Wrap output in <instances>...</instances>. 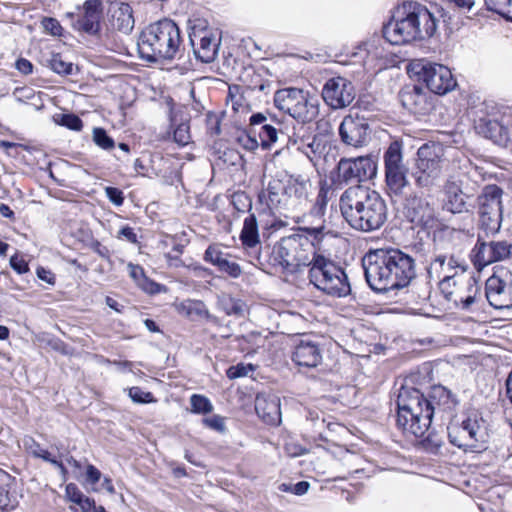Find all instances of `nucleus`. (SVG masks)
Instances as JSON below:
<instances>
[{
    "instance_id": "f257e3e1",
    "label": "nucleus",
    "mask_w": 512,
    "mask_h": 512,
    "mask_svg": "<svg viewBox=\"0 0 512 512\" xmlns=\"http://www.w3.org/2000/svg\"><path fill=\"white\" fill-rule=\"evenodd\" d=\"M363 267L368 285L378 293L405 288L417 275L415 259L398 248L370 250Z\"/></svg>"
},
{
    "instance_id": "f03ea898",
    "label": "nucleus",
    "mask_w": 512,
    "mask_h": 512,
    "mask_svg": "<svg viewBox=\"0 0 512 512\" xmlns=\"http://www.w3.org/2000/svg\"><path fill=\"white\" fill-rule=\"evenodd\" d=\"M436 30V18L425 5L416 1H404L384 24L382 33L390 44L402 45L430 38Z\"/></svg>"
},
{
    "instance_id": "7ed1b4c3",
    "label": "nucleus",
    "mask_w": 512,
    "mask_h": 512,
    "mask_svg": "<svg viewBox=\"0 0 512 512\" xmlns=\"http://www.w3.org/2000/svg\"><path fill=\"white\" fill-rule=\"evenodd\" d=\"M341 214L348 224L360 231L370 232L387 220V205L375 190L354 185L343 192L339 201Z\"/></svg>"
},
{
    "instance_id": "20e7f679",
    "label": "nucleus",
    "mask_w": 512,
    "mask_h": 512,
    "mask_svg": "<svg viewBox=\"0 0 512 512\" xmlns=\"http://www.w3.org/2000/svg\"><path fill=\"white\" fill-rule=\"evenodd\" d=\"M311 182L301 174H290L285 181L272 177L259 194V200L273 213L299 218L309 203Z\"/></svg>"
},
{
    "instance_id": "39448f33",
    "label": "nucleus",
    "mask_w": 512,
    "mask_h": 512,
    "mask_svg": "<svg viewBox=\"0 0 512 512\" xmlns=\"http://www.w3.org/2000/svg\"><path fill=\"white\" fill-rule=\"evenodd\" d=\"M421 375L406 377L397 396V426L407 436L423 437L432 424V410L424 401V392L416 387Z\"/></svg>"
},
{
    "instance_id": "423d86ee",
    "label": "nucleus",
    "mask_w": 512,
    "mask_h": 512,
    "mask_svg": "<svg viewBox=\"0 0 512 512\" xmlns=\"http://www.w3.org/2000/svg\"><path fill=\"white\" fill-rule=\"evenodd\" d=\"M181 44L178 25L167 18L147 26L137 40L139 56L148 62L174 60L180 52Z\"/></svg>"
},
{
    "instance_id": "0eeeda50",
    "label": "nucleus",
    "mask_w": 512,
    "mask_h": 512,
    "mask_svg": "<svg viewBox=\"0 0 512 512\" xmlns=\"http://www.w3.org/2000/svg\"><path fill=\"white\" fill-rule=\"evenodd\" d=\"M314 244L305 236L293 234L282 238L271 250L265 251V266L270 265L286 275L298 273L311 266L318 255Z\"/></svg>"
},
{
    "instance_id": "6e6552de",
    "label": "nucleus",
    "mask_w": 512,
    "mask_h": 512,
    "mask_svg": "<svg viewBox=\"0 0 512 512\" xmlns=\"http://www.w3.org/2000/svg\"><path fill=\"white\" fill-rule=\"evenodd\" d=\"M309 282L328 296L342 298L351 292V286L344 269L321 253L314 256L308 270Z\"/></svg>"
},
{
    "instance_id": "1a4fd4ad",
    "label": "nucleus",
    "mask_w": 512,
    "mask_h": 512,
    "mask_svg": "<svg viewBox=\"0 0 512 512\" xmlns=\"http://www.w3.org/2000/svg\"><path fill=\"white\" fill-rule=\"evenodd\" d=\"M445 164V148L441 143L427 142L421 145L411 173L416 187L430 190L440 179Z\"/></svg>"
},
{
    "instance_id": "9d476101",
    "label": "nucleus",
    "mask_w": 512,
    "mask_h": 512,
    "mask_svg": "<svg viewBox=\"0 0 512 512\" xmlns=\"http://www.w3.org/2000/svg\"><path fill=\"white\" fill-rule=\"evenodd\" d=\"M410 77L426 85L434 94L444 95L452 91L457 82L450 69L427 59H414L407 66Z\"/></svg>"
},
{
    "instance_id": "9b49d317",
    "label": "nucleus",
    "mask_w": 512,
    "mask_h": 512,
    "mask_svg": "<svg viewBox=\"0 0 512 512\" xmlns=\"http://www.w3.org/2000/svg\"><path fill=\"white\" fill-rule=\"evenodd\" d=\"M502 196V188L495 184L484 186L477 196L479 228L486 236H493L500 231L503 220Z\"/></svg>"
},
{
    "instance_id": "f8f14e48",
    "label": "nucleus",
    "mask_w": 512,
    "mask_h": 512,
    "mask_svg": "<svg viewBox=\"0 0 512 512\" xmlns=\"http://www.w3.org/2000/svg\"><path fill=\"white\" fill-rule=\"evenodd\" d=\"M274 104L279 110L302 123L313 121L319 114L318 100L297 88L276 91Z\"/></svg>"
},
{
    "instance_id": "ddd939ff",
    "label": "nucleus",
    "mask_w": 512,
    "mask_h": 512,
    "mask_svg": "<svg viewBox=\"0 0 512 512\" xmlns=\"http://www.w3.org/2000/svg\"><path fill=\"white\" fill-rule=\"evenodd\" d=\"M447 434L451 444L465 451L484 449L487 441L484 420L476 414L468 416L461 423H450Z\"/></svg>"
},
{
    "instance_id": "4468645a",
    "label": "nucleus",
    "mask_w": 512,
    "mask_h": 512,
    "mask_svg": "<svg viewBox=\"0 0 512 512\" xmlns=\"http://www.w3.org/2000/svg\"><path fill=\"white\" fill-rule=\"evenodd\" d=\"M377 174V163L372 157L342 158L337 165V173L333 179L336 184H354L374 178Z\"/></svg>"
},
{
    "instance_id": "2eb2a0df",
    "label": "nucleus",
    "mask_w": 512,
    "mask_h": 512,
    "mask_svg": "<svg viewBox=\"0 0 512 512\" xmlns=\"http://www.w3.org/2000/svg\"><path fill=\"white\" fill-rule=\"evenodd\" d=\"M323 100L332 109L349 106L355 99V88L351 81L338 76L326 81L322 89Z\"/></svg>"
},
{
    "instance_id": "dca6fc26",
    "label": "nucleus",
    "mask_w": 512,
    "mask_h": 512,
    "mask_svg": "<svg viewBox=\"0 0 512 512\" xmlns=\"http://www.w3.org/2000/svg\"><path fill=\"white\" fill-rule=\"evenodd\" d=\"M240 239L250 258L249 262L264 269L265 261L263 258L265 251L260 250L258 224L254 214H250L244 219Z\"/></svg>"
},
{
    "instance_id": "f3484780",
    "label": "nucleus",
    "mask_w": 512,
    "mask_h": 512,
    "mask_svg": "<svg viewBox=\"0 0 512 512\" xmlns=\"http://www.w3.org/2000/svg\"><path fill=\"white\" fill-rule=\"evenodd\" d=\"M435 281L448 301L461 305L464 309L469 308L474 303L477 287L471 281L465 287L459 286L455 278H442Z\"/></svg>"
},
{
    "instance_id": "a211bd4d",
    "label": "nucleus",
    "mask_w": 512,
    "mask_h": 512,
    "mask_svg": "<svg viewBox=\"0 0 512 512\" xmlns=\"http://www.w3.org/2000/svg\"><path fill=\"white\" fill-rule=\"evenodd\" d=\"M291 359L299 368H316L322 363L323 350L319 343L308 337L301 338L295 344Z\"/></svg>"
},
{
    "instance_id": "6ab92c4d",
    "label": "nucleus",
    "mask_w": 512,
    "mask_h": 512,
    "mask_svg": "<svg viewBox=\"0 0 512 512\" xmlns=\"http://www.w3.org/2000/svg\"><path fill=\"white\" fill-rule=\"evenodd\" d=\"M195 57L203 63H211L218 54L220 39L208 30L197 31L193 28L189 34Z\"/></svg>"
},
{
    "instance_id": "aec40b11",
    "label": "nucleus",
    "mask_w": 512,
    "mask_h": 512,
    "mask_svg": "<svg viewBox=\"0 0 512 512\" xmlns=\"http://www.w3.org/2000/svg\"><path fill=\"white\" fill-rule=\"evenodd\" d=\"M370 132L369 124L364 117L348 115L339 126L341 140L353 147H360L367 141Z\"/></svg>"
},
{
    "instance_id": "412c9836",
    "label": "nucleus",
    "mask_w": 512,
    "mask_h": 512,
    "mask_svg": "<svg viewBox=\"0 0 512 512\" xmlns=\"http://www.w3.org/2000/svg\"><path fill=\"white\" fill-rule=\"evenodd\" d=\"M426 270L429 280H440L456 278L460 271L464 272L465 268L454 255L440 253L434 256Z\"/></svg>"
},
{
    "instance_id": "4be33fe9",
    "label": "nucleus",
    "mask_w": 512,
    "mask_h": 512,
    "mask_svg": "<svg viewBox=\"0 0 512 512\" xmlns=\"http://www.w3.org/2000/svg\"><path fill=\"white\" fill-rule=\"evenodd\" d=\"M404 198V206L412 222L428 225L434 219V209L423 195L417 192H408L398 195Z\"/></svg>"
},
{
    "instance_id": "5701e85b",
    "label": "nucleus",
    "mask_w": 512,
    "mask_h": 512,
    "mask_svg": "<svg viewBox=\"0 0 512 512\" xmlns=\"http://www.w3.org/2000/svg\"><path fill=\"white\" fill-rule=\"evenodd\" d=\"M424 401L432 410V417L441 419L446 414L450 415L457 404L451 392L442 385L433 386L427 394L424 393Z\"/></svg>"
},
{
    "instance_id": "b1692460",
    "label": "nucleus",
    "mask_w": 512,
    "mask_h": 512,
    "mask_svg": "<svg viewBox=\"0 0 512 512\" xmlns=\"http://www.w3.org/2000/svg\"><path fill=\"white\" fill-rule=\"evenodd\" d=\"M486 298L495 309L512 308V285L507 284L498 276H491L486 281Z\"/></svg>"
},
{
    "instance_id": "393cba45",
    "label": "nucleus",
    "mask_w": 512,
    "mask_h": 512,
    "mask_svg": "<svg viewBox=\"0 0 512 512\" xmlns=\"http://www.w3.org/2000/svg\"><path fill=\"white\" fill-rule=\"evenodd\" d=\"M102 9L101 0H86L83 4V13L75 20L74 27L88 34H97L100 31Z\"/></svg>"
},
{
    "instance_id": "a878e982",
    "label": "nucleus",
    "mask_w": 512,
    "mask_h": 512,
    "mask_svg": "<svg viewBox=\"0 0 512 512\" xmlns=\"http://www.w3.org/2000/svg\"><path fill=\"white\" fill-rule=\"evenodd\" d=\"M443 195V210L453 214L468 211L466 202L468 196L463 192L460 181L454 178L447 179L443 186Z\"/></svg>"
},
{
    "instance_id": "bb28decb",
    "label": "nucleus",
    "mask_w": 512,
    "mask_h": 512,
    "mask_svg": "<svg viewBox=\"0 0 512 512\" xmlns=\"http://www.w3.org/2000/svg\"><path fill=\"white\" fill-rule=\"evenodd\" d=\"M204 260L217 269L230 276L231 278H239L242 274L241 266L231 260V256L228 253L222 251L217 245H209L204 253Z\"/></svg>"
},
{
    "instance_id": "cd10ccee",
    "label": "nucleus",
    "mask_w": 512,
    "mask_h": 512,
    "mask_svg": "<svg viewBox=\"0 0 512 512\" xmlns=\"http://www.w3.org/2000/svg\"><path fill=\"white\" fill-rule=\"evenodd\" d=\"M429 95L419 85L401 91L400 99L402 105L409 111L417 114H425L431 108Z\"/></svg>"
},
{
    "instance_id": "c85d7f7f",
    "label": "nucleus",
    "mask_w": 512,
    "mask_h": 512,
    "mask_svg": "<svg viewBox=\"0 0 512 512\" xmlns=\"http://www.w3.org/2000/svg\"><path fill=\"white\" fill-rule=\"evenodd\" d=\"M250 125L253 127L259 126L258 131L260 145L263 149H269L279 138H284L285 133L280 131L274 125L268 122V118L263 113H254L249 119Z\"/></svg>"
},
{
    "instance_id": "c756f323",
    "label": "nucleus",
    "mask_w": 512,
    "mask_h": 512,
    "mask_svg": "<svg viewBox=\"0 0 512 512\" xmlns=\"http://www.w3.org/2000/svg\"><path fill=\"white\" fill-rule=\"evenodd\" d=\"M257 415L268 425L281 423L280 399L275 395H257L255 401Z\"/></svg>"
},
{
    "instance_id": "7c9ffc66",
    "label": "nucleus",
    "mask_w": 512,
    "mask_h": 512,
    "mask_svg": "<svg viewBox=\"0 0 512 512\" xmlns=\"http://www.w3.org/2000/svg\"><path fill=\"white\" fill-rule=\"evenodd\" d=\"M476 131L485 138L491 139L498 144L510 140L508 129L495 117H480L475 122Z\"/></svg>"
},
{
    "instance_id": "2f4dec72",
    "label": "nucleus",
    "mask_w": 512,
    "mask_h": 512,
    "mask_svg": "<svg viewBox=\"0 0 512 512\" xmlns=\"http://www.w3.org/2000/svg\"><path fill=\"white\" fill-rule=\"evenodd\" d=\"M284 139L287 140L286 146L288 149L294 148L307 157H310L311 153H315V135L304 125L294 127L292 134H285Z\"/></svg>"
},
{
    "instance_id": "473e14b6",
    "label": "nucleus",
    "mask_w": 512,
    "mask_h": 512,
    "mask_svg": "<svg viewBox=\"0 0 512 512\" xmlns=\"http://www.w3.org/2000/svg\"><path fill=\"white\" fill-rule=\"evenodd\" d=\"M178 314L189 318L192 321L205 319L209 322H215L216 317L210 314L207 306L201 300L185 299L174 304Z\"/></svg>"
},
{
    "instance_id": "72a5a7b5",
    "label": "nucleus",
    "mask_w": 512,
    "mask_h": 512,
    "mask_svg": "<svg viewBox=\"0 0 512 512\" xmlns=\"http://www.w3.org/2000/svg\"><path fill=\"white\" fill-rule=\"evenodd\" d=\"M110 26L124 34H129L134 28L133 11L129 4L121 3L110 10Z\"/></svg>"
},
{
    "instance_id": "f704fd0d",
    "label": "nucleus",
    "mask_w": 512,
    "mask_h": 512,
    "mask_svg": "<svg viewBox=\"0 0 512 512\" xmlns=\"http://www.w3.org/2000/svg\"><path fill=\"white\" fill-rule=\"evenodd\" d=\"M407 173V166L385 171V182L390 194L393 196L404 195L405 190L410 189Z\"/></svg>"
},
{
    "instance_id": "c9c22d12",
    "label": "nucleus",
    "mask_w": 512,
    "mask_h": 512,
    "mask_svg": "<svg viewBox=\"0 0 512 512\" xmlns=\"http://www.w3.org/2000/svg\"><path fill=\"white\" fill-rule=\"evenodd\" d=\"M471 260L474 266L481 270L485 266L494 263V255L492 242L484 241L480 235H478L477 242L471 250Z\"/></svg>"
},
{
    "instance_id": "e433bc0d",
    "label": "nucleus",
    "mask_w": 512,
    "mask_h": 512,
    "mask_svg": "<svg viewBox=\"0 0 512 512\" xmlns=\"http://www.w3.org/2000/svg\"><path fill=\"white\" fill-rule=\"evenodd\" d=\"M384 170L405 167L403 161V145L399 141H393L389 144L383 155Z\"/></svg>"
},
{
    "instance_id": "4c0bfd02",
    "label": "nucleus",
    "mask_w": 512,
    "mask_h": 512,
    "mask_svg": "<svg viewBox=\"0 0 512 512\" xmlns=\"http://www.w3.org/2000/svg\"><path fill=\"white\" fill-rule=\"evenodd\" d=\"M218 306L228 316L243 317L246 311L245 302L230 295L219 297Z\"/></svg>"
},
{
    "instance_id": "58836bf2",
    "label": "nucleus",
    "mask_w": 512,
    "mask_h": 512,
    "mask_svg": "<svg viewBox=\"0 0 512 512\" xmlns=\"http://www.w3.org/2000/svg\"><path fill=\"white\" fill-rule=\"evenodd\" d=\"M10 481L11 476L0 469V510L3 512L14 508L8 489Z\"/></svg>"
},
{
    "instance_id": "ea45409f",
    "label": "nucleus",
    "mask_w": 512,
    "mask_h": 512,
    "mask_svg": "<svg viewBox=\"0 0 512 512\" xmlns=\"http://www.w3.org/2000/svg\"><path fill=\"white\" fill-rule=\"evenodd\" d=\"M486 8L502 16L507 21L512 17V0H484Z\"/></svg>"
},
{
    "instance_id": "a19ab883",
    "label": "nucleus",
    "mask_w": 512,
    "mask_h": 512,
    "mask_svg": "<svg viewBox=\"0 0 512 512\" xmlns=\"http://www.w3.org/2000/svg\"><path fill=\"white\" fill-rule=\"evenodd\" d=\"M57 124L74 131H80L83 127L81 118L73 113H61L54 116Z\"/></svg>"
},
{
    "instance_id": "79ce46f5",
    "label": "nucleus",
    "mask_w": 512,
    "mask_h": 512,
    "mask_svg": "<svg viewBox=\"0 0 512 512\" xmlns=\"http://www.w3.org/2000/svg\"><path fill=\"white\" fill-rule=\"evenodd\" d=\"M491 242L495 262L504 261L512 257V243L506 240Z\"/></svg>"
},
{
    "instance_id": "37998d69",
    "label": "nucleus",
    "mask_w": 512,
    "mask_h": 512,
    "mask_svg": "<svg viewBox=\"0 0 512 512\" xmlns=\"http://www.w3.org/2000/svg\"><path fill=\"white\" fill-rule=\"evenodd\" d=\"M191 410L196 414H206L213 410L210 400L199 394H193L190 398Z\"/></svg>"
},
{
    "instance_id": "c03bdc74",
    "label": "nucleus",
    "mask_w": 512,
    "mask_h": 512,
    "mask_svg": "<svg viewBox=\"0 0 512 512\" xmlns=\"http://www.w3.org/2000/svg\"><path fill=\"white\" fill-rule=\"evenodd\" d=\"M92 136L94 143L103 150H111L115 147L113 138L101 127H95Z\"/></svg>"
},
{
    "instance_id": "a18cd8bd",
    "label": "nucleus",
    "mask_w": 512,
    "mask_h": 512,
    "mask_svg": "<svg viewBox=\"0 0 512 512\" xmlns=\"http://www.w3.org/2000/svg\"><path fill=\"white\" fill-rule=\"evenodd\" d=\"M49 67L58 74L70 75L72 74L73 64L65 61L60 54H52L48 60Z\"/></svg>"
},
{
    "instance_id": "49530a36",
    "label": "nucleus",
    "mask_w": 512,
    "mask_h": 512,
    "mask_svg": "<svg viewBox=\"0 0 512 512\" xmlns=\"http://www.w3.org/2000/svg\"><path fill=\"white\" fill-rule=\"evenodd\" d=\"M174 141L179 146H186L191 140L190 127L187 122L180 123L173 132Z\"/></svg>"
},
{
    "instance_id": "de8ad7c7",
    "label": "nucleus",
    "mask_w": 512,
    "mask_h": 512,
    "mask_svg": "<svg viewBox=\"0 0 512 512\" xmlns=\"http://www.w3.org/2000/svg\"><path fill=\"white\" fill-rule=\"evenodd\" d=\"M253 371L254 366L252 364L239 363L237 365L230 366L226 371V375L229 379H237L245 377Z\"/></svg>"
},
{
    "instance_id": "09e8293b",
    "label": "nucleus",
    "mask_w": 512,
    "mask_h": 512,
    "mask_svg": "<svg viewBox=\"0 0 512 512\" xmlns=\"http://www.w3.org/2000/svg\"><path fill=\"white\" fill-rule=\"evenodd\" d=\"M129 397L135 403L146 404L152 403L156 400L151 392H146L142 390L140 387H132L129 389Z\"/></svg>"
},
{
    "instance_id": "8fccbe9b",
    "label": "nucleus",
    "mask_w": 512,
    "mask_h": 512,
    "mask_svg": "<svg viewBox=\"0 0 512 512\" xmlns=\"http://www.w3.org/2000/svg\"><path fill=\"white\" fill-rule=\"evenodd\" d=\"M232 204L239 212L249 211L252 207L250 197L244 192L234 193L232 196Z\"/></svg>"
},
{
    "instance_id": "3c124183",
    "label": "nucleus",
    "mask_w": 512,
    "mask_h": 512,
    "mask_svg": "<svg viewBox=\"0 0 512 512\" xmlns=\"http://www.w3.org/2000/svg\"><path fill=\"white\" fill-rule=\"evenodd\" d=\"M324 214H325V211L322 208L316 207L314 205L311 207L310 215L317 219L318 224L314 227L307 228V231H309L311 234L315 235V237H317V235L321 234L325 228L324 221L322 219Z\"/></svg>"
},
{
    "instance_id": "603ef678",
    "label": "nucleus",
    "mask_w": 512,
    "mask_h": 512,
    "mask_svg": "<svg viewBox=\"0 0 512 512\" xmlns=\"http://www.w3.org/2000/svg\"><path fill=\"white\" fill-rule=\"evenodd\" d=\"M41 25L44 31L52 36H61L62 34L63 28L60 25V22L55 18H43Z\"/></svg>"
},
{
    "instance_id": "864d4df0",
    "label": "nucleus",
    "mask_w": 512,
    "mask_h": 512,
    "mask_svg": "<svg viewBox=\"0 0 512 512\" xmlns=\"http://www.w3.org/2000/svg\"><path fill=\"white\" fill-rule=\"evenodd\" d=\"M203 424L212 430L223 433L226 429L225 419L220 415H213L203 419Z\"/></svg>"
},
{
    "instance_id": "5fc2aeb1",
    "label": "nucleus",
    "mask_w": 512,
    "mask_h": 512,
    "mask_svg": "<svg viewBox=\"0 0 512 512\" xmlns=\"http://www.w3.org/2000/svg\"><path fill=\"white\" fill-rule=\"evenodd\" d=\"M105 194L110 202L116 206H121L124 202V196L122 190L116 187H106Z\"/></svg>"
},
{
    "instance_id": "6e6d98bb",
    "label": "nucleus",
    "mask_w": 512,
    "mask_h": 512,
    "mask_svg": "<svg viewBox=\"0 0 512 512\" xmlns=\"http://www.w3.org/2000/svg\"><path fill=\"white\" fill-rule=\"evenodd\" d=\"M65 493L67 498L75 504H78L83 499V497H85L78 486L74 483H69L66 485Z\"/></svg>"
},
{
    "instance_id": "4d7b16f0",
    "label": "nucleus",
    "mask_w": 512,
    "mask_h": 512,
    "mask_svg": "<svg viewBox=\"0 0 512 512\" xmlns=\"http://www.w3.org/2000/svg\"><path fill=\"white\" fill-rule=\"evenodd\" d=\"M10 266L13 270H15L18 274H24L29 271L28 263L17 254L13 255L10 258Z\"/></svg>"
},
{
    "instance_id": "13d9d810",
    "label": "nucleus",
    "mask_w": 512,
    "mask_h": 512,
    "mask_svg": "<svg viewBox=\"0 0 512 512\" xmlns=\"http://www.w3.org/2000/svg\"><path fill=\"white\" fill-rule=\"evenodd\" d=\"M284 450L290 457H298L307 453L306 448L293 441L286 442L284 445Z\"/></svg>"
},
{
    "instance_id": "bf43d9fd",
    "label": "nucleus",
    "mask_w": 512,
    "mask_h": 512,
    "mask_svg": "<svg viewBox=\"0 0 512 512\" xmlns=\"http://www.w3.org/2000/svg\"><path fill=\"white\" fill-rule=\"evenodd\" d=\"M238 142L246 149V150H249V151H253L255 149L258 148L259 146V142L258 140L255 138V137H251L249 134L247 133H242L239 137H238Z\"/></svg>"
},
{
    "instance_id": "052dcab7",
    "label": "nucleus",
    "mask_w": 512,
    "mask_h": 512,
    "mask_svg": "<svg viewBox=\"0 0 512 512\" xmlns=\"http://www.w3.org/2000/svg\"><path fill=\"white\" fill-rule=\"evenodd\" d=\"M118 238L125 239L129 243L137 244L138 243V237L137 234L134 232V229L130 226H124L122 227L117 235Z\"/></svg>"
},
{
    "instance_id": "680f3d73",
    "label": "nucleus",
    "mask_w": 512,
    "mask_h": 512,
    "mask_svg": "<svg viewBox=\"0 0 512 512\" xmlns=\"http://www.w3.org/2000/svg\"><path fill=\"white\" fill-rule=\"evenodd\" d=\"M207 126L211 135H219L221 133L220 119L216 114H207Z\"/></svg>"
},
{
    "instance_id": "e2e57ef3",
    "label": "nucleus",
    "mask_w": 512,
    "mask_h": 512,
    "mask_svg": "<svg viewBox=\"0 0 512 512\" xmlns=\"http://www.w3.org/2000/svg\"><path fill=\"white\" fill-rule=\"evenodd\" d=\"M139 285L142 289L150 294H157L162 291L163 286L159 283H156L147 278H143V282H140Z\"/></svg>"
},
{
    "instance_id": "0e129e2a",
    "label": "nucleus",
    "mask_w": 512,
    "mask_h": 512,
    "mask_svg": "<svg viewBox=\"0 0 512 512\" xmlns=\"http://www.w3.org/2000/svg\"><path fill=\"white\" fill-rule=\"evenodd\" d=\"M101 479V472L94 465L89 464L86 469V481L95 485Z\"/></svg>"
},
{
    "instance_id": "69168bd1",
    "label": "nucleus",
    "mask_w": 512,
    "mask_h": 512,
    "mask_svg": "<svg viewBox=\"0 0 512 512\" xmlns=\"http://www.w3.org/2000/svg\"><path fill=\"white\" fill-rule=\"evenodd\" d=\"M36 274L40 280L50 285L55 284V275L52 273V271L45 269L44 267H38L36 270Z\"/></svg>"
},
{
    "instance_id": "338daca9",
    "label": "nucleus",
    "mask_w": 512,
    "mask_h": 512,
    "mask_svg": "<svg viewBox=\"0 0 512 512\" xmlns=\"http://www.w3.org/2000/svg\"><path fill=\"white\" fill-rule=\"evenodd\" d=\"M77 505H79L82 512H97L98 509L94 499L87 496L83 497V499Z\"/></svg>"
},
{
    "instance_id": "774afa93",
    "label": "nucleus",
    "mask_w": 512,
    "mask_h": 512,
    "mask_svg": "<svg viewBox=\"0 0 512 512\" xmlns=\"http://www.w3.org/2000/svg\"><path fill=\"white\" fill-rule=\"evenodd\" d=\"M15 68L24 75L31 74L33 71L32 63L25 58L18 59L15 63Z\"/></svg>"
}]
</instances>
